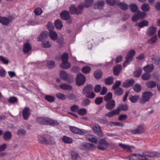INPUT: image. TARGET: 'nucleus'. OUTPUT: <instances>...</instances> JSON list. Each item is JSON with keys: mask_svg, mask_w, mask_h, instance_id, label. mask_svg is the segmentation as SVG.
I'll list each match as a JSON object with an SVG mask.
<instances>
[{"mask_svg": "<svg viewBox=\"0 0 160 160\" xmlns=\"http://www.w3.org/2000/svg\"><path fill=\"white\" fill-rule=\"evenodd\" d=\"M36 122L41 124L58 125L59 123L57 120H53L47 117H38L36 119Z\"/></svg>", "mask_w": 160, "mask_h": 160, "instance_id": "obj_1", "label": "nucleus"}, {"mask_svg": "<svg viewBox=\"0 0 160 160\" xmlns=\"http://www.w3.org/2000/svg\"><path fill=\"white\" fill-rule=\"evenodd\" d=\"M93 87L92 85H88L84 88L83 90V93L87 98L92 99L95 96V94L93 92Z\"/></svg>", "mask_w": 160, "mask_h": 160, "instance_id": "obj_2", "label": "nucleus"}, {"mask_svg": "<svg viewBox=\"0 0 160 160\" xmlns=\"http://www.w3.org/2000/svg\"><path fill=\"white\" fill-rule=\"evenodd\" d=\"M153 96V93L150 91L144 92L142 94V97L139 100V102L141 104H144L149 101Z\"/></svg>", "mask_w": 160, "mask_h": 160, "instance_id": "obj_3", "label": "nucleus"}, {"mask_svg": "<svg viewBox=\"0 0 160 160\" xmlns=\"http://www.w3.org/2000/svg\"><path fill=\"white\" fill-rule=\"evenodd\" d=\"M38 138L39 142L42 144L50 145L53 144L55 143V140L53 138L49 135L47 136L46 139L42 136L39 135Z\"/></svg>", "mask_w": 160, "mask_h": 160, "instance_id": "obj_4", "label": "nucleus"}, {"mask_svg": "<svg viewBox=\"0 0 160 160\" xmlns=\"http://www.w3.org/2000/svg\"><path fill=\"white\" fill-rule=\"evenodd\" d=\"M84 6L79 4L77 7H75L73 4L71 5L69 8V11L71 14L78 15L82 13Z\"/></svg>", "mask_w": 160, "mask_h": 160, "instance_id": "obj_5", "label": "nucleus"}, {"mask_svg": "<svg viewBox=\"0 0 160 160\" xmlns=\"http://www.w3.org/2000/svg\"><path fill=\"white\" fill-rule=\"evenodd\" d=\"M60 78L63 80L67 81L69 83L73 82V78L72 76L67 74L64 71L62 70L60 73Z\"/></svg>", "mask_w": 160, "mask_h": 160, "instance_id": "obj_6", "label": "nucleus"}, {"mask_svg": "<svg viewBox=\"0 0 160 160\" xmlns=\"http://www.w3.org/2000/svg\"><path fill=\"white\" fill-rule=\"evenodd\" d=\"M135 54V52L134 50H131L127 54L126 57V60L123 64L124 68L125 67L129 64V62L132 60L133 57Z\"/></svg>", "mask_w": 160, "mask_h": 160, "instance_id": "obj_7", "label": "nucleus"}, {"mask_svg": "<svg viewBox=\"0 0 160 160\" xmlns=\"http://www.w3.org/2000/svg\"><path fill=\"white\" fill-rule=\"evenodd\" d=\"M95 146L89 143L84 142L81 143L80 146L81 149L84 151L92 150L95 148Z\"/></svg>", "mask_w": 160, "mask_h": 160, "instance_id": "obj_8", "label": "nucleus"}, {"mask_svg": "<svg viewBox=\"0 0 160 160\" xmlns=\"http://www.w3.org/2000/svg\"><path fill=\"white\" fill-rule=\"evenodd\" d=\"M85 81V77L82 74L79 73L78 74L76 79V84L78 86L83 84Z\"/></svg>", "mask_w": 160, "mask_h": 160, "instance_id": "obj_9", "label": "nucleus"}, {"mask_svg": "<svg viewBox=\"0 0 160 160\" xmlns=\"http://www.w3.org/2000/svg\"><path fill=\"white\" fill-rule=\"evenodd\" d=\"M99 145L97 146V148L100 150L105 149L108 145V143L105 138L102 139L98 142Z\"/></svg>", "mask_w": 160, "mask_h": 160, "instance_id": "obj_10", "label": "nucleus"}, {"mask_svg": "<svg viewBox=\"0 0 160 160\" xmlns=\"http://www.w3.org/2000/svg\"><path fill=\"white\" fill-rule=\"evenodd\" d=\"M69 129L70 131L73 133L82 135L85 134L84 132L82 130L73 126H70Z\"/></svg>", "mask_w": 160, "mask_h": 160, "instance_id": "obj_11", "label": "nucleus"}, {"mask_svg": "<svg viewBox=\"0 0 160 160\" xmlns=\"http://www.w3.org/2000/svg\"><path fill=\"white\" fill-rule=\"evenodd\" d=\"M86 139L92 143H97L98 140L97 137L91 134H88L85 135Z\"/></svg>", "mask_w": 160, "mask_h": 160, "instance_id": "obj_12", "label": "nucleus"}, {"mask_svg": "<svg viewBox=\"0 0 160 160\" xmlns=\"http://www.w3.org/2000/svg\"><path fill=\"white\" fill-rule=\"evenodd\" d=\"M106 108L110 110L113 109L115 106V102L114 100H111L106 102L105 105Z\"/></svg>", "mask_w": 160, "mask_h": 160, "instance_id": "obj_13", "label": "nucleus"}, {"mask_svg": "<svg viewBox=\"0 0 160 160\" xmlns=\"http://www.w3.org/2000/svg\"><path fill=\"white\" fill-rule=\"evenodd\" d=\"M128 109V106L126 104H120L116 109L118 114L121 111H126Z\"/></svg>", "mask_w": 160, "mask_h": 160, "instance_id": "obj_14", "label": "nucleus"}, {"mask_svg": "<svg viewBox=\"0 0 160 160\" xmlns=\"http://www.w3.org/2000/svg\"><path fill=\"white\" fill-rule=\"evenodd\" d=\"M156 28L155 27L149 26L146 30V34L148 36H151L156 33Z\"/></svg>", "mask_w": 160, "mask_h": 160, "instance_id": "obj_15", "label": "nucleus"}, {"mask_svg": "<svg viewBox=\"0 0 160 160\" xmlns=\"http://www.w3.org/2000/svg\"><path fill=\"white\" fill-rule=\"evenodd\" d=\"M22 114L23 118L24 119H28L30 115V109L27 107L24 108L22 111Z\"/></svg>", "mask_w": 160, "mask_h": 160, "instance_id": "obj_16", "label": "nucleus"}, {"mask_svg": "<svg viewBox=\"0 0 160 160\" xmlns=\"http://www.w3.org/2000/svg\"><path fill=\"white\" fill-rule=\"evenodd\" d=\"M134 82V80L133 79H128L123 82L122 87L124 88H128L132 86Z\"/></svg>", "mask_w": 160, "mask_h": 160, "instance_id": "obj_17", "label": "nucleus"}, {"mask_svg": "<svg viewBox=\"0 0 160 160\" xmlns=\"http://www.w3.org/2000/svg\"><path fill=\"white\" fill-rule=\"evenodd\" d=\"M60 16L62 19L68 20L70 18L69 12L68 11L64 10L61 13Z\"/></svg>", "mask_w": 160, "mask_h": 160, "instance_id": "obj_18", "label": "nucleus"}, {"mask_svg": "<svg viewBox=\"0 0 160 160\" xmlns=\"http://www.w3.org/2000/svg\"><path fill=\"white\" fill-rule=\"evenodd\" d=\"M122 66L118 64L115 66L113 68V72L115 76H118L121 72L122 70Z\"/></svg>", "mask_w": 160, "mask_h": 160, "instance_id": "obj_19", "label": "nucleus"}, {"mask_svg": "<svg viewBox=\"0 0 160 160\" xmlns=\"http://www.w3.org/2000/svg\"><path fill=\"white\" fill-rule=\"evenodd\" d=\"M154 68V66L152 64H148L144 67L143 70L146 73H149L152 72Z\"/></svg>", "mask_w": 160, "mask_h": 160, "instance_id": "obj_20", "label": "nucleus"}, {"mask_svg": "<svg viewBox=\"0 0 160 160\" xmlns=\"http://www.w3.org/2000/svg\"><path fill=\"white\" fill-rule=\"evenodd\" d=\"M11 20L10 17L7 18L0 16V22L3 25H7Z\"/></svg>", "mask_w": 160, "mask_h": 160, "instance_id": "obj_21", "label": "nucleus"}, {"mask_svg": "<svg viewBox=\"0 0 160 160\" xmlns=\"http://www.w3.org/2000/svg\"><path fill=\"white\" fill-rule=\"evenodd\" d=\"M12 134L10 132L6 131L3 134V138L5 141L9 140L11 138Z\"/></svg>", "mask_w": 160, "mask_h": 160, "instance_id": "obj_22", "label": "nucleus"}, {"mask_svg": "<svg viewBox=\"0 0 160 160\" xmlns=\"http://www.w3.org/2000/svg\"><path fill=\"white\" fill-rule=\"evenodd\" d=\"M118 145L120 147L125 151L131 152L132 150V146H131L120 143H119Z\"/></svg>", "mask_w": 160, "mask_h": 160, "instance_id": "obj_23", "label": "nucleus"}, {"mask_svg": "<svg viewBox=\"0 0 160 160\" xmlns=\"http://www.w3.org/2000/svg\"><path fill=\"white\" fill-rule=\"evenodd\" d=\"M31 48V46L29 43H26L23 45V52L25 54L27 53L30 51Z\"/></svg>", "mask_w": 160, "mask_h": 160, "instance_id": "obj_24", "label": "nucleus"}, {"mask_svg": "<svg viewBox=\"0 0 160 160\" xmlns=\"http://www.w3.org/2000/svg\"><path fill=\"white\" fill-rule=\"evenodd\" d=\"M143 131L142 126V125H140L138 126L136 128L131 130V132L132 134H137L140 133Z\"/></svg>", "mask_w": 160, "mask_h": 160, "instance_id": "obj_25", "label": "nucleus"}, {"mask_svg": "<svg viewBox=\"0 0 160 160\" xmlns=\"http://www.w3.org/2000/svg\"><path fill=\"white\" fill-rule=\"evenodd\" d=\"M48 34L47 31L42 32L39 35L38 40H44L47 39L48 37Z\"/></svg>", "mask_w": 160, "mask_h": 160, "instance_id": "obj_26", "label": "nucleus"}, {"mask_svg": "<svg viewBox=\"0 0 160 160\" xmlns=\"http://www.w3.org/2000/svg\"><path fill=\"white\" fill-rule=\"evenodd\" d=\"M60 88L64 90H70L72 89V87L71 86L66 84H61L59 85Z\"/></svg>", "mask_w": 160, "mask_h": 160, "instance_id": "obj_27", "label": "nucleus"}, {"mask_svg": "<svg viewBox=\"0 0 160 160\" xmlns=\"http://www.w3.org/2000/svg\"><path fill=\"white\" fill-rule=\"evenodd\" d=\"M114 78L113 77H109L105 79V84L106 85H111L113 82Z\"/></svg>", "mask_w": 160, "mask_h": 160, "instance_id": "obj_28", "label": "nucleus"}, {"mask_svg": "<svg viewBox=\"0 0 160 160\" xmlns=\"http://www.w3.org/2000/svg\"><path fill=\"white\" fill-rule=\"evenodd\" d=\"M104 5V1L102 0L98 1L94 5L96 8H98L99 9L102 8Z\"/></svg>", "mask_w": 160, "mask_h": 160, "instance_id": "obj_29", "label": "nucleus"}, {"mask_svg": "<svg viewBox=\"0 0 160 160\" xmlns=\"http://www.w3.org/2000/svg\"><path fill=\"white\" fill-rule=\"evenodd\" d=\"M70 66V63L68 62H62V63L60 65V67L63 69H67Z\"/></svg>", "mask_w": 160, "mask_h": 160, "instance_id": "obj_30", "label": "nucleus"}, {"mask_svg": "<svg viewBox=\"0 0 160 160\" xmlns=\"http://www.w3.org/2000/svg\"><path fill=\"white\" fill-rule=\"evenodd\" d=\"M156 85V83L154 81H149L146 83L147 87L149 88H154Z\"/></svg>", "mask_w": 160, "mask_h": 160, "instance_id": "obj_31", "label": "nucleus"}, {"mask_svg": "<svg viewBox=\"0 0 160 160\" xmlns=\"http://www.w3.org/2000/svg\"><path fill=\"white\" fill-rule=\"evenodd\" d=\"M49 35L52 40H55L57 39L58 35L56 32L52 30H50L49 32Z\"/></svg>", "mask_w": 160, "mask_h": 160, "instance_id": "obj_32", "label": "nucleus"}, {"mask_svg": "<svg viewBox=\"0 0 160 160\" xmlns=\"http://www.w3.org/2000/svg\"><path fill=\"white\" fill-rule=\"evenodd\" d=\"M129 98L130 101L132 102L135 103L139 99V97L138 95H131L129 97Z\"/></svg>", "mask_w": 160, "mask_h": 160, "instance_id": "obj_33", "label": "nucleus"}, {"mask_svg": "<svg viewBox=\"0 0 160 160\" xmlns=\"http://www.w3.org/2000/svg\"><path fill=\"white\" fill-rule=\"evenodd\" d=\"M118 114L117 111L116 109H115L107 113L105 115V116L109 118H110L112 117L115 115Z\"/></svg>", "mask_w": 160, "mask_h": 160, "instance_id": "obj_34", "label": "nucleus"}, {"mask_svg": "<svg viewBox=\"0 0 160 160\" xmlns=\"http://www.w3.org/2000/svg\"><path fill=\"white\" fill-rule=\"evenodd\" d=\"M72 158L73 160H80L81 158L77 152H72L71 153Z\"/></svg>", "mask_w": 160, "mask_h": 160, "instance_id": "obj_35", "label": "nucleus"}, {"mask_svg": "<svg viewBox=\"0 0 160 160\" xmlns=\"http://www.w3.org/2000/svg\"><path fill=\"white\" fill-rule=\"evenodd\" d=\"M112 98V94L111 92H108L104 97V100L106 102L111 100Z\"/></svg>", "mask_w": 160, "mask_h": 160, "instance_id": "obj_36", "label": "nucleus"}, {"mask_svg": "<svg viewBox=\"0 0 160 160\" xmlns=\"http://www.w3.org/2000/svg\"><path fill=\"white\" fill-rule=\"evenodd\" d=\"M55 26L58 29H61L62 27V24L61 21L60 20H57L54 22Z\"/></svg>", "mask_w": 160, "mask_h": 160, "instance_id": "obj_37", "label": "nucleus"}, {"mask_svg": "<svg viewBox=\"0 0 160 160\" xmlns=\"http://www.w3.org/2000/svg\"><path fill=\"white\" fill-rule=\"evenodd\" d=\"M130 8L132 12H136L138 10V7L135 3L131 4L129 5Z\"/></svg>", "mask_w": 160, "mask_h": 160, "instance_id": "obj_38", "label": "nucleus"}, {"mask_svg": "<svg viewBox=\"0 0 160 160\" xmlns=\"http://www.w3.org/2000/svg\"><path fill=\"white\" fill-rule=\"evenodd\" d=\"M63 142L66 143H71L72 142V139L66 136H64L62 138Z\"/></svg>", "mask_w": 160, "mask_h": 160, "instance_id": "obj_39", "label": "nucleus"}, {"mask_svg": "<svg viewBox=\"0 0 160 160\" xmlns=\"http://www.w3.org/2000/svg\"><path fill=\"white\" fill-rule=\"evenodd\" d=\"M102 72L100 70H98L95 71L94 73V76L95 78L99 79L102 76Z\"/></svg>", "mask_w": 160, "mask_h": 160, "instance_id": "obj_40", "label": "nucleus"}, {"mask_svg": "<svg viewBox=\"0 0 160 160\" xmlns=\"http://www.w3.org/2000/svg\"><path fill=\"white\" fill-rule=\"evenodd\" d=\"M44 98L48 102H53L55 100V97L50 95H46Z\"/></svg>", "mask_w": 160, "mask_h": 160, "instance_id": "obj_41", "label": "nucleus"}, {"mask_svg": "<svg viewBox=\"0 0 160 160\" xmlns=\"http://www.w3.org/2000/svg\"><path fill=\"white\" fill-rule=\"evenodd\" d=\"M148 25L149 22L148 21L146 20H143L138 24V27L140 28H142L144 27L147 26Z\"/></svg>", "mask_w": 160, "mask_h": 160, "instance_id": "obj_42", "label": "nucleus"}, {"mask_svg": "<svg viewBox=\"0 0 160 160\" xmlns=\"http://www.w3.org/2000/svg\"><path fill=\"white\" fill-rule=\"evenodd\" d=\"M8 102L11 103H14L18 102V99L15 97H10L8 99Z\"/></svg>", "mask_w": 160, "mask_h": 160, "instance_id": "obj_43", "label": "nucleus"}, {"mask_svg": "<svg viewBox=\"0 0 160 160\" xmlns=\"http://www.w3.org/2000/svg\"><path fill=\"white\" fill-rule=\"evenodd\" d=\"M142 72V69L141 68H138L134 72V76L135 77H139Z\"/></svg>", "mask_w": 160, "mask_h": 160, "instance_id": "obj_44", "label": "nucleus"}, {"mask_svg": "<svg viewBox=\"0 0 160 160\" xmlns=\"http://www.w3.org/2000/svg\"><path fill=\"white\" fill-rule=\"evenodd\" d=\"M142 154L143 157H153L155 155V153L154 152H143L142 153Z\"/></svg>", "mask_w": 160, "mask_h": 160, "instance_id": "obj_45", "label": "nucleus"}, {"mask_svg": "<svg viewBox=\"0 0 160 160\" xmlns=\"http://www.w3.org/2000/svg\"><path fill=\"white\" fill-rule=\"evenodd\" d=\"M141 9L143 11H148L150 9V6L147 3H144L141 6Z\"/></svg>", "mask_w": 160, "mask_h": 160, "instance_id": "obj_46", "label": "nucleus"}, {"mask_svg": "<svg viewBox=\"0 0 160 160\" xmlns=\"http://www.w3.org/2000/svg\"><path fill=\"white\" fill-rule=\"evenodd\" d=\"M47 65L49 68H53L55 66V62L52 60L48 61L47 62Z\"/></svg>", "mask_w": 160, "mask_h": 160, "instance_id": "obj_47", "label": "nucleus"}, {"mask_svg": "<svg viewBox=\"0 0 160 160\" xmlns=\"http://www.w3.org/2000/svg\"><path fill=\"white\" fill-rule=\"evenodd\" d=\"M148 73H145L142 75V78L144 80H147L149 79L151 77V75Z\"/></svg>", "mask_w": 160, "mask_h": 160, "instance_id": "obj_48", "label": "nucleus"}, {"mask_svg": "<svg viewBox=\"0 0 160 160\" xmlns=\"http://www.w3.org/2000/svg\"><path fill=\"white\" fill-rule=\"evenodd\" d=\"M90 67L88 66H86L83 67L82 69V72L85 74L88 73L91 71Z\"/></svg>", "mask_w": 160, "mask_h": 160, "instance_id": "obj_49", "label": "nucleus"}, {"mask_svg": "<svg viewBox=\"0 0 160 160\" xmlns=\"http://www.w3.org/2000/svg\"><path fill=\"white\" fill-rule=\"evenodd\" d=\"M134 91L137 92H138L140 91L141 89V86L139 84H137L134 85L133 87Z\"/></svg>", "mask_w": 160, "mask_h": 160, "instance_id": "obj_50", "label": "nucleus"}, {"mask_svg": "<svg viewBox=\"0 0 160 160\" xmlns=\"http://www.w3.org/2000/svg\"><path fill=\"white\" fill-rule=\"evenodd\" d=\"M56 96L59 99L64 100L66 99L65 95L61 93H58L56 94Z\"/></svg>", "mask_w": 160, "mask_h": 160, "instance_id": "obj_51", "label": "nucleus"}, {"mask_svg": "<svg viewBox=\"0 0 160 160\" xmlns=\"http://www.w3.org/2000/svg\"><path fill=\"white\" fill-rule=\"evenodd\" d=\"M87 112V110L85 108H82L80 109L79 108L78 113L80 115L83 116L86 114Z\"/></svg>", "mask_w": 160, "mask_h": 160, "instance_id": "obj_52", "label": "nucleus"}, {"mask_svg": "<svg viewBox=\"0 0 160 160\" xmlns=\"http://www.w3.org/2000/svg\"><path fill=\"white\" fill-rule=\"evenodd\" d=\"M42 46L44 48H50L51 46V44L49 41H43Z\"/></svg>", "mask_w": 160, "mask_h": 160, "instance_id": "obj_53", "label": "nucleus"}, {"mask_svg": "<svg viewBox=\"0 0 160 160\" xmlns=\"http://www.w3.org/2000/svg\"><path fill=\"white\" fill-rule=\"evenodd\" d=\"M118 5L119 7L122 10H125L128 8V5L124 2H119Z\"/></svg>", "mask_w": 160, "mask_h": 160, "instance_id": "obj_54", "label": "nucleus"}, {"mask_svg": "<svg viewBox=\"0 0 160 160\" xmlns=\"http://www.w3.org/2000/svg\"><path fill=\"white\" fill-rule=\"evenodd\" d=\"M137 14L139 18L142 19L145 18L146 16V13L144 12H141L140 11L138 10L137 12Z\"/></svg>", "mask_w": 160, "mask_h": 160, "instance_id": "obj_55", "label": "nucleus"}, {"mask_svg": "<svg viewBox=\"0 0 160 160\" xmlns=\"http://www.w3.org/2000/svg\"><path fill=\"white\" fill-rule=\"evenodd\" d=\"M68 53H64L62 56L61 60L62 62H68Z\"/></svg>", "mask_w": 160, "mask_h": 160, "instance_id": "obj_56", "label": "nucleus"}, {"mask_svg": "<svg viewBox=\"0 0 160 160\" xmlns=\"http://www.w3.org/2000/svg\"><path fill=\"white\" fill-rule=\"evenodd\" d=\"M79 106L76 105H74L71 106L70 108V110L73 112H77L79 109Z\"/></svg>", "mask_w": 160, "mask_h": 160, "instance_id": "obj_57", "label": "nucleus"}, {"mask_svg": "<svg viewBox=\"0 0 160 160\" xmlns=\"http://www.w3.org/2000/svg\"><path fill=\"white\" fill-rule=\"evenodd\" d=\"M123 92V91L121 88H119L115 90L114 92V94L117 95H121Z\"/></svg>", "mask_w": 160, "mask_h": 160, "instance_id": "obj_58", "label": "nucleus"}, {"mask_svg": "<svg viewBox=\"0 0 160 160\" xmlns=\"http://www.w3.org/2000/svg\"><path fill=\"white\" fill-rule=\"evenodd\" d=\"M0 61H1L3 64L6 65H7L9 62L8 59L2 56H0Z\"/></svg>", "mask_w": 160, "mask_h": 160, "instance_id": "obj_59", "label": "nucleus"}, {"mask_svg": "<svg viewBox=\"0 0 160 160\" xmlns=\"http://www.w3.org/2000/svg\"><path fill=\"white\" fill-rule=\"evenodd\" d=\"M90 102V101L88 98L83 99L82 102V105L85 106L89 105Z\"/></svg>", "mask_w": 160, "mask_h": 160, "instance_id": "obj_60", "label": "nucleus"}, {"mask_svg": "<svg viewBox=\"0 0 160 160\" xmlns=\"http://www.w3.org/2000/svg\"><path fill=\"white\" fill-rule=\"evenodd\" d=\"M102 97H97L95 100V103L96 105H98L102 103Z\"/></svg>", "mask_w": 160, "mask_h": 160, "instance_id": "obj_61", "label": "nucleus"}, {"mask_svg": "<svg viewBox=\"0 0 160 160\" xmlns=\"http://www.w3.org/2000/svg\"><path fill=\"white\" fill-rule=\"evenodd\" d=\"M152 62L155 64L158 65L160 63V58L159 57L152 58Z\"/></svg>", "mask_w": 160, "mask_h": 160, "instance_id": "obj_62", "label": "nucleus"}, {"mask_svg": "<svg viewBox=\"0 0 160 160\" xmlns=\"http://www.w3.org/2000/svg\"><path fill=\"white\" fill-rule=\"evenodd\" d=\"M26 133V131L24 129H20L18 130L17 133L19 136H23L25 135Z\"/></svg>", "mask_w": 160, "mask_h": 160, "instance_id": "obj_63", "label": "nucleus"}, {"mask_svg": "<svg viewBox=\"0 0 160 160\" xmlns=\"http://www.w3.org/2000/svg\"><path fill=\"white\" fill-rule=\"evenodd\" d=\"M93 0H86L84 6L88 8L92 4Z\"/></svg>", "mask_w": 160, "mask_h": 160, "instance_id": "obj_64", "label": "nucleus"}]
</instances>
